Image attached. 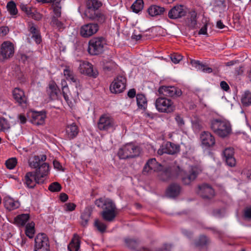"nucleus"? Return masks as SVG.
Here are the masks:
<instances>
[{"mask_svg": "<svg viewBox=\"0 0 251 251\" xmlns=\"http://www.w3.org/2000/svg\"><path fill=\"white\" fill-rule=\"evenodd\" d=\"M101 5V2L99 0H87L84 16L90 20L96 22L100 24H103L105 21L106 17L99 10V8Z\"/></svg>", "mask_w": 251, "mask_h": 251, "instance_id": "obj_1", "label": "nucleus"}, {"mask_svg": "<svg viewBox=\"0 0 251 251\" xmlns=\"http://www.w3.org/2000/svg\"><path fill=\"white\" fill-rule=\"evenodd\" d=\"M95 203L98 207L102 208L101 215L104 220L112 222L114 220L117 215L116 207L111 200L100 198L96 200Z\"/></svg>", "mask_w": 251, "mask_h": 251, "instance_id": "obj_2", "label": "nucleus"}, {"mask_svg": "<svg viewBox=\"0 0 251 251\" xmlns=\"http://www.w3.org/2000/svg\"><path fill=\"white\" fill-rule=\"evenodd\" d=\"M48 175V167L46 164H43L35 172H27L24 178V183L28 188H34L36 183H39L42 178Z\"/></svg>", "mask_w": 251, "mask_h": 251, "instance_id": "obj_3", "label": "nucleus"}, {"mask_svg": "<svg viewBox=\"0 0 251 251\" xmlns=\"http://www.w3.org/2000/svg\"><path fill=\"white\" fill-rule=\"evenodd\" d=\"M210 127L216 134L222 138L227 137L231 134L232 131L230 124L226 121L220 119L212 120Z\"/></svg>", "mask_w": 251, "mask_h": 251, "instance_id": "obj_4", "label": "nucleus"}, {"mask_svg": "<svg viewBox=\"0 0 251 251\" xmlns=\"http://www.w3.org/2000/svg\"><path fill=\"white\" fill-rule=\"evenodd\" d=\"M53 15L51 17L50 25L58 31L63 30L65 26L64 23L59 18L61 15V6L60 0H55L52 5Z\"/></svg>", "mask_w": 251, "mask_h": 251, "instance_id": "obj_5", "label": "nucleus"}, {"mask_svg": "<svg viewBox=\"0 0 251 251\" xmlns=\"http://www.w3.org/2000/svg\"><path fill=\"white\" fill-rule=\"evenodd\" d=\"M106 41L102 37H96L92 38L88 43V51L92 55L101 54L104 50Z\"/></svg>", "mask_w": 251, "mask_h": 251, "instance_id": "obj_6", "label": "nucleus"}, {"mask_svg": "<svg viewBox=\"0 0 251 251\" xmlns=\"http://www.w3.org/2000/svg\"><path fill=\"white\" fill-rule=\"evenodd\" d=\"M140 153V148L132 143H128L121 148L118 156L121 159H126L138 156Z\"/></svg>", "mask_w": 251, "mask_h": 251, "instance_id": "obj_7", "label": "nucleus"}, {"mask_svg": "<svg viewBox=\"0 0 251 251\" xmlns=\"http://www.w3.org/2000/svg\"><path fill=\"white\" fill-rule=\"evenodd\" d=\"M156 109L162 113H170L176 109L175 105L171 99L161 96L157 98L155 103Z\"/></svg>", "mask_w": 251, "mask_h": 251, "instance_id": "obj_8", "label": "nucleus"}, {"mask_svg": "<svg viewBox=\"0 0 251 251\" xmlns=\"http://www.w3.org/2000/svg\"><path fill=\"white\" fill-rule=\"evenodd\" d=\"M183 173V171L179 166H173L160 172L158 177L160 180L166 181L178 176H182Z\"/></svg>", "mask_w": 251, "mask_h": 251, "instance_id": "obj_9", "label": "nucleus"}, {"mask_svg": "<svg viewBox=\"0 0 251 251\" xmlns=\"http://www.w3.org/2000/svg\"><path fill=\"white\" fill-rule=\"evenodd\" d=\"M126 78L123 75H118L110 85V90L112 93L119 94L126 89Z\"/></svg>", "mask_w": 251, "mask_h": 251, "instance_id": "obj_10", "label": "nucleus"}, {"mask_svg": "<svg viewBox=\"0 0 251 251\" xmlns=\"http://www.w3.org/2000/svg\"><path fill=\"white\" fill-rule=\"evenodd\" d=\"M34 241V251H50L49 241L46 234L39 233Z\"/></svg>", "mask_w": 251, "mask_h": 251, "instance_id": "obj_11", "label": "nucleus"}, {"mask_svg": "<svg viewBox=\"0 0 251 251\" xmlns=\"http://www.w3.org/2000/svg\"><path fill=\"white\" fill-rule=\"evenodd\" d=\"M115 123L114 119L107 114L101 115L98 122V128L101 131H107L115 128Z\"/></svg>", "mask_w": 251, "mask_h": 251, "instance_id": "obj_12", "label": "nucleus"}, {"mask_svg": "<svg viewBox=\"0 0 251 251\" xmlns=\"http://www.w3.org/2000/svg\"><path fill=\"white\" fill-rule=\"evenodd\" d=\"M12 96L15 103L22 108H25L27 104L28 99L22 89L16 87L12 91Z\"/></svg>", "mask_w": 251, "mask_h": 251, "instance_id": "obj_13", "label": "nucleus"}, {"mask_svg": "<svg viewBox=\"0 0 251 251\" xmlns=\"http://www.w3.org/2000/svg\"><path fill=\"white\" fill-rule=\"evenodd\" d=\"M99 23H89L81 26L80 34L84 38H88L96 34L99 30Z\"/></svg>", "mask_w": 251, "mask_h": 251, "instance_id": "obj_14", "label": "nucleus"}, {"mask_svg": "<svg viewBox=\"0 0 251 251\" xmlns=\"http://www.w3.org/2000/svg\"><path fill=\"white\" fill-rule=\"evenodd\" d=\"M158 92L164 97H179L182 94L181 90L174 86H162L159 88Z\"/></svg>", "mask_w": 251, "mask_h": 251, "instance_id": "obj_15", "label": "nucleus"}, {"mask_svg": "<svg viewBox=\"0 0 251 251\" xmlns=\"http://www.w3.org/2000/svg\"><path fill=\"white\" fill-rule=\"evenodd\" d=\"M14 52L13 45L9 41L4 42L1 46L0 60L3 61L11 57Z\"/></svg>", "mask_w": 251, "mask_h": 251, "instance_id": "obj_16", "label": "nucleus"}, {"mask_svg": "<svg viewBox=\"0 0 251 251\" xmlns=\"http://www.w3.org/2000/svg\"><path fill=\"white\" fill-rule=\"evenodd\" d=\"M180 146L178 145L168 142L164 146H162L158 150L157 153L161 155L164 153L175 154L179 151Z\"/></svg>", "mask_w": 251, "mask_h": 251, "instance_id": "obj_17", "label": "nucleus"}, {"mask_svg": "<svg viewBox=\"0 0 251 251\" xmlns=\"http://www.w3.org/2000/svg\"><path fill=\"white\" fill-rule=\"evenodd\" d=\"M79 70L81 74L89 76L96 77L98 75V72L94 70L93 65L87 61L81 62L79 64Z\"/></svg>", "mask_w": 251, "mask_h": 251, "instance_id": "obj_18", "label": "nucleus"}, {"mask_svg": "<svg viewBox=\"0 0 251 251\" xmlns=\"http://www.w3.org/2000/svg\"><path fill=\"white\" fill-rule=\"evenodd\" d=\"M187 11L182 5H176L169 11L168 17L172 20L180 19L186 15Z\"/></svg>", "mask_w": 251, "mask_h": 251, "instance_id": "obj_19", "label": "nucleus"}, {"mask_svg": "<svg viewBox=\"0 0 251 251\" xmlns=\"http://www.w3.org/2000/svg\"><path fill=\"white\" fill-rule=\"evenodd\" d=\"M198 193L203 199H211L215 195V192L211 185L203 183L198 187Z\"/></svg>", "mask_w": 251, "mask_h": 251, "instance_id": "obj_20", "label": "nucleus"}, {"mask_svg": "<svg viewBox=\"0 0 251 251\" xmlns=\"http://www.w3.org/2000/svg\"><path fill=\"white\" fill-rule=\"evenodd\" d=\"M47 159L46 155H35L32 158L28 160V165L30 167L33 169H39L41 166L46 164L48 167V173L49 172V165L47 163L44 162Z\"/></svg>", "mask_w": 251, "mask_h": 251, "instance_id": "obj_21", "label": "nucleus"}, {"mask_svg": "<svg viewBox=\"0 0 251 251\" xmlns=\"http://www.w3.org/2000/svg\"><path fill=\"white\" fill-rule=\"evenodd\" d=\"M200 138L202 145L207 148L213 147L215 144L214 137L208 131H203L201 134Z\"/></svg>", "mask_w": 251, "mask_h": 251, "instance_id": "obj_22", "label": "nucleus"}, {"mask_svg": "<svg viewBox=\"0 0 251 251\" xmlns=\"http://www.w3.org/2000/svg\"><path fill=\"white\" fill-rule=\"evenodd\" d=\"M161 169V166L158 164L155 158H151L145 164L143 173L145 174L151 171H160Z\"/></svg>", "mask_w": 251, "mask_h": 251, "instance_id": "obj_23", "label": "nucleus"}, {"mask_svg": "<svg viewBox=\"0 0 251 251\" xmlns=\"http://www.w3.org/2000/svg\"><path fill=\"white\" fill-rule=\"evenodd\" d=\"M234 153V149L231 147L226 148L223 151L225 161L227 165L230 167H234L236 164Z\"/></svg>", "mask_w": 251, "mask_h": 251, "instance_id": "obj_24", "label": "nucleus"}, {"mask_svg": "<svg viewBox=\"0 0 251 251\" xmlns=\"http://www.w3.org/2000/svg\"><path fill=\"white\" fill-rule=\"evenodd\" d=\"M201 172V170L197 167L192 168L190 174L186 176L182 177V181L185 185L190 184L193 181H194L198 175Z\"/></svg>", "mask_w": 251, "mask_h": 251, "instance_id": "obj_25", "label": "nucleus"}, {"mask_svg": "<svg viewBox=\"0 0 251 251\" xmlns=\"http://www.w3.org/2000/svg\"><path fill=\"white\" fill-rule=\"evenodd\" d=\"M78 132V127L75 123L67 125L66 127V136L69 140L75 138L77 135Z\"/></svg>", "mask_w": 251, "mask_h": 251, "instance_id": "obj_26", "label": "nucleus"}, {"mask_svg": "<svg viewBox=\"0 0 251 251\" xmlns=\"http://www.w3.org/2000/svg\"><path fill=\"white\" fill-rule=\"evenodd\" d=\"M59 91L60 90L55 82L50 81L47 89V93L49 95L50 99L52 100L57 99Z\"/></svg>", "mask_w": 251, "mask_h": 251, "instance_id": "obj_27", "label": "nucleus"}, {"mask_svg": "<svg viewBox=\"0 0 251 251\" xmlns=\"http://www.w3.org/2000/svg\"><path fill=\"white\" fill-rule=\"evenodd\" d=\"M28 29L32 34V38L37 44H40L42 41L41 36L39 30L36 28L35 25L33 23H29Z\"/></svg>", "mask_w": 251, "mask_h": 251, "instance_id": "obj_28", "label": "nucleus"}, {"mask_svg": "<svg viewBox=\"0 0 251 251\" xmlns=\"http://www.w3.org/2000/svg\"><path fill=\"white\" fill-rule=\"evenodd\" d=\"M3 203L5 207L9 211L19 208L20 205L18 201H15L9 197L4 198Z\"/></svg>", "mask_w": 251, "mask_h": 251, "instance_id": "obj_29", "label": "nucleus"}, {"mask_svg": "<svg viewBox=\"0 0 251 251\" xmlns=\"http://www.w3.org/2000/svg\"><path fill=\"white\" fill-rule=\"evenodd\" d=\"M181 188L177 183H172L168 188L166 195L170 198H175L177 196L180 192Z\"/></svg>", "mask_w": 251, "mask_h": 251, "instance_id": "obj_30", "label": "nucleus"}, {"mask_svg": "<svg viewBox=\"0 0 251 251\" xmlns=\"http://www.w3.org/2000/svg\"><path fill=\"white\" fill-rule=\"evenodd\" d=\"M191 64L198 70L201 71L203 73H210L212 72V69L209 67L207 65L201 63L199 60H191Z\"/></svg>", "mask_w": 251, "mask_h": 251, "instance_id": "obj_31", "label": "nucleus"}, {"mask_svg": "<svg viewBox=\"0 0 251 251\" xmlns=\"http://www.w3.org/2000/svg\"><path fill=\"white\" fill-rule=\"evenodd\" d=\"M80 243L79 236L75 234L68 246V249L70 251H78L80 248Z\"/></svg>", "mask_w": 251, "mask_h": 251, "instance_id": "obj_32", "label": "nucleus"}, {"mask_svg": "<svg viewBox=\"0 0 251 251\" xmlns=\"http://www.w3.org/2000/svg\"><path fill=\"white\" fill-rule=\"evenodd\" d=\"M148 12L151 16H156L163 14L165 12V8L156 5H153L148 8Z\"/></svg>", "mask_w": 251, "mask_h": 251, "instance_id": "obj_33", "label": "nucleus"}, {"mask_svg": "<svg viewBox=\"0 0 251 251\" xmlns=\"http://www.w3.org/2000/svg\"><path fill=\"white\" fill-rule=\"evenodd\" d=\"M46 115L42 112H35L33 113L32 122L37 125H43L44 123Z\"/></svg>", "mask_w": 251, "mask_h": 251, "instance_id": "obj_34", "label": "nucleus"}, {"mask_svg": "<svg viewBox=\"0 0 251 251\" xmlns=\"http://www.w3.org/2000/svg\"><path fill=\"white\" fill-rule=\"evenodd\" d=\"M29 218V215L28 214H22L17 216L14 218V223L18 226H24L27 223Z\"/></svg>", "mask_w": 251, "mask_h": 251, "instance_id": "obj_35", "label": "nucleus"}, {"mask_svg": "<svg viewBox=\"0 0 251 251\" xmlns=\"http://www.w3.org/2000/svg\"><path fill=\"white\" fill-rule=\"evenodd\" d=\"M64 75L68 80H71L73 83H75L76 87H77L78 80L75 76L72 71H71L69 68H66L64 70Z\"/></svg>", "mask_w": 251, "mask_h": 251, "instance_id": "obj_36", "label": "nucleus"}, {"mask_svg": "<svg viewBox=\"0 0 251 251\" xmlns=\"http://www.w3.org/2000/svg\"><path fill=\"white\" fill-rule=\"evenodd\" d=\"M136 100L138 106L140 109H145L147 105V100L145 96L143 94L136 95Z\"/></svg>", "mask_w": 251, "mask_h": 251, "instance_id": "obj_37", "label": "nucleus"}, {"mask_svg": "<svg viewBox=\"0 0 251 251\" xmlns=\"http://www.w3.org/2000/svg\"><path fill=\"white\" fill-rule=\"evenodd\" d=\"M126 246L131 250H136L137 251V247L139 244V240L138 239H134L131 238H126L125 240Z\"/></svg>", "mask_w": 251, "mask_h": 251, "instance_id": "obj_38", "label": "nucleus"}, {"mask_svg": "<svg viewBox=\"0 0 251 251\" xmlns=\"http://www.w3.org/2000/svg\"><path fill=\"white\" fill-rule=\"evenodd\" d=\"M6 8L11 15L15 16L18 14V9L14 1H10L8 2L7 4Z\"/></svg>", "mask_w": 251, "mask_h": 251, "instance_id": "obj_39", "label": "nucleus"}, {"mask_svg": "<svg viewBox=\"0 0 251 251\" xmlns=\"http://www.w3.org/2000/svg\"><path fill=\"white\" fill-rule=\"evenodd\" d=\"M91 215V212L89 209H86L81 215V225L85 226H86L89 220Z\"/></svg>", "mask_w": 251, "mask_h": 251, "instance_id": "obj_40", "label": "nucleus"}, {"mask_svg": "<svg viewBox=\"0 0 251 251\" xmlns=\"http://www.w3.org/2000/svg\"><path fill=\"white\" fill-rule=\"evenodd\" d=\"M143 0H136L131 5V8L133 12L137 13L143 9Z\"/></svg>", "mask_w": 251, "mask_h": 251, "instance_id": "obj_41", "label": "nucleus"}, {"mask_svg": "<svg viewBox=\"0 0 251 251\" xmlns=\"http://www.w3.org/2000/svg\"><path fill=\"white\" fill-rule=\"evenodd\" d=\"M242 104L245 106L251 105V92L247 91L242 96L241 99Z\"/></svg>", "mask_w": 251, "mask_h": 251, "instance_id": "obj_42", "label": "nucleus"}, {"mask_svg": "<svg viewBox=\"0 0 251 251\" xmlns=\"http://www.w3.org/2000/svg\"><path fill=\"white\" fill-rule=\"evenodd\" d=\"M34 233V224L31 223L28 224L26 226L25 234L29 238L33 237Z\"/></svg>", "mask_w": 251, "mask_h": 251, "instance_id": "obj_43", "label": "nucleus"}, {"mask_svg": "<svg viewBox=\"0 0 251 251\" xmlns=\"http://www.w3.org/2000/svg\"><path fill=\"white\" fill-rule=\"evenodd\" d=\"M62 187L57 182L51 183L48 187V189L52 192H58L61 191Z\"/></svg>", "mask_w": 251, "mask_h": 251, "instance_id": "obj_44", "label": "nucleus"}, {"mask_svg": "<svg viewBox=\"0 0 251 251\" xmlns=\"http://www.w3.org/2000/svg\"><path fill=\"white\" fill-rule=\"evenodd\" d=\"M208 243V239L205 236H201L199 240L195 242V245L196 247H201L204 246Z\"/></svg>", "mask_w": 251, "mask_h": 251, "instance_id": "obj_45", "label": "nucleus"}, {"mask_svg": "<svg viewBox=\"0 0 251 251\" xmlns=\"http://www.w3.org/2000/svg\"><path fill=\"white\" fill-rule=\"evenodd\" d=\"M17 163V159L16 158H11L6 160L5 164L8 169L11 170L15 168Z\"/></svg>", "mask_w": 251, "mask_h": 251, "instance_id": "obj_46", "label": "nucleus"}, {"mask_svg": "<svg viewBox=\"0 0 251 251\" xmlns=\"http://www.w3.org/2000/svg\"><path fill=\"white\" fill-rule=\"evenodd\" d=\"M20 8L21 10L24 12L28 17L31 14V13L34 9L33 8L28 7L26 4H25L24 3L20 4Z\"/></svg>", "mask_w": 251, "mask_h": 251, "instance_id": "obj_47", "label": "nucleus"}, {"mask_svg": "<svg viewBox=\"0 0 251 251\" xmlns=\"http://www.w3.org/2000/svg\"><path fill=\"white\" fill-rule=\"evenodd\" d=\"M95 226L97 227L98 230L101 232H104L106 228L105 224L98 220H95Z\"/></svg>", "mask_w": 251, "mask_h": 251, "instance_id": "obj_48", "label": "nucleus"}, {"mask_svg": "<svg viewBox=\"0 0 251 251\" xmlns=\"http://www.w3.org/2000/svg\"><path fill=\"white\" fill-rule=\"evenodd\" d=\"M61 84L62 86L63 96L65 100H68L69 98L66 92L68 89V87L66 81L64 79H62L61 82Z\"/></svg>", "mask_w": 251, "mask_h": 251, "instance_id": "obj_49", "label": "nucleus"}, {"mask_svg": "<svg viewBox=\"0 0 251 251\" xmlns=\"http://www.w3.org/2000/svg\"><path fill=\"white\" fill-rule=\"evenodd\" d=\"M190 26L193 28H195L197 25V13L195 11H192L190 12Z\"/></svg>", "mask_w": 251, "mask_h": 251, "instance_id": "obj_50", "label": "nucleus"}, {"mask_svg": "<svg viewBox=\"0 0 251 251\" xmlns=\"http://www.w3.org/2000/svg\"><path fill=\"white\" fill-rule=\"evenodd\" d=\"M171 59L173 62L177 64L182 59V56L178 53L171 54Z\"/></svg>", "mask_w": 251, "mask_h": 251, "instance_id": "obj_51", "label": "nucleus"}, {"mask_svg": "<svg viewBox=\"0 0 251 251\" xmlns=\"http://www.w3.org/2000/svg\"><path fill=\"white\" fill-rule=\"evenodd\" d=\"M31 14L29 17V18H31L36 21H39L42 19V15L35 9H33Z\"/></svg>", "mask_w": 251, "mask_h": 251, "instance_id": "obj_52", "label": "nucleus"}, {"mask_svg": "<svg viewBox=\"0 0 251 251\" xmlns=\"http://www.w3.org/2000/svg\"><path fill=\"white\" fill-rule=\"evenodd\" d=\"M175 120L179 128H182L185 125V122L183 119L180 115H177L176 116Z\"/></svg>", "mask_w": 251, "mask_h": 251, "instance_id": "obj_53", "label": "nucleus"}, {"mask_svg": "<svg viewBox=\"0 0 251 251\" xmlns=\"http://www.w3.org/2000/svg\"><path fill=\"white\" fill-rule=\"evenodd\" d=\"M8 128L7 121L4 118H0V131L4 130Z\"/></svg>", "mask_w": 251, "mask_h": 251, "instance_id": "obj_54", "label": "nucleus"}, {"mask_svg": "<svg viewBox=\"0 0 251 251\" xmlns=\"http://www.w3.org/2000/svg\"><path fill=\"white\" fill-rule=\"evenodd\" d=\"M214 5L225 9L226 8V4L225 0H215Z\"/></svg>", "mask_w": 251, "mask_h": 251, "instance_id": "obj_55", "label": "nucleus"}, {"mask_svg": "<svg viewBox=\"0 0 251 251\" xmlns=\"http://www.w3.org/2000/svg\"><path fill=\"white\" fill-rule=\"evenodd\" d=\"M76 205L74 203H67L65 204V210L66 211H72L75 208Z\"/></svg>", "mask_w": 251, "mask_h": 251, "instance_id": "obj_56", "label": "nucleus"}, {"mask_svg": "<svg viewBox=\"0 0 251 251\" xmlns=\"http://www.w3.org/2000/svg\"><path fill=\"white\" fill-rule=\"evenodd\" d=\"M244 215L246 219L251 220V207H247L245 209Z\"/></svg>", "mask_w": 251, "mask_h": 251, "instance_id": "obj_57", "label": "nucleus"}, {"mask_svg": "<svg viewBox=\"0 0 251 251\" xmlns=\"http://www.w3.org/2000/svg\"><path fill=\"white\" fill-rule=\"evenodd\" d=\"M220 86L221 88L225 91H228L229 89V87L228 84L225 81H222L221 82Z\"/></svg>", "mask_w": 251, "mask_h": 251, "instance_id": "obj_58", "label": "nucleus"}, {"mask_svg": "<svg viewBox=\"0 0 251 251\" xmlns=\"http://www.w3.org/2000/svg\"><path fill=\"white\" fill-rule=\"evenodd\" d=\"M18 119L22 124H24L26 122V118L24 114H20L18 116Z\"/></svg>", "mask_w": 251, "mask_h": 251, "instance_id": "obj_59", "label": "nucleus"}, {"mask_svg": "<svg viewBox=\"0 0 251 251\" xmlns=\"http://www.w3.org/2000/svg\"><path fill=\"white\" fill-rule=\"evenodd\" d=\"M9 31V29L7 27H1L0 28V33L2 36L6 35Z\"/></svg>", "mask_w": 251, "mask_h": 251, "instance_id": "obj_60", "label": "nucleus"}, {"mask_svg": "<svg viewBox=\"0 0 251 251\" xmlns=\"http://www.w3.org/2000/svg\"><path fill=\"white\" fill-rule=\"evenodd\" d=\"M53 164L54 168L57 169L58 170H61L62 167L61 164L57 160H54L53 162Z\"/></svg>", "mask_w": 251, "mask_h": 251, "instance_id": "obj_61", "label": "nucleus"}, {"mask_svg": "<svg viewBox=\"0 0 251 251\" xmlns=\"http://www.w3.org/2000/svg\"><path fill=\"white\" fill-rule=\"evenodd\" d=\"M127 96L130 98H133L136 96V90L134 89H130L127 93Z\"/></svg>", "mask_w": 251, "mask_h": 251, "instance_id": "obj_62", "label": "nucleus"}, {"mask_svg": "<svg viewBox=\"0 0 251 251\" xmlns=\"http://www.w3.org/2000/svg\"><path fill=\"white\" fill-rule=\"evenodd\" d=\"M60 199L62 202H65L68 199V196L66 194L62 193L60 195Z\"/></svg>", "mask_w": 251, "mask_h": 251, "instance_id": "obj_63", "label": "nucleus"}, {"mask_svg": "<svg viewBox=\"0 0 251 251\" xmlns=\"http://www.w3.org/2000/svg\"><path fill=\"white\" fill-rule=\"evenodd\" d=\"M199 34L203 35L207 34V25H205L200 29Z\"/></svg>", "mask_w": 251, "mask_h": 251, "instance_id": "obj_64", "label": "nucleus"}]
</instances>
